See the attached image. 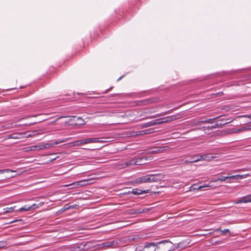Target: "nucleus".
I'll list each match as a JSON object with an SVG mask.
<instances>
[{
  "mask_svg": "<svg viewBox=\"0 0 251 251\" xmlns=\"http://www.w3.org/2000/svg\"><path fill=\"white\" fill-rule=\"evenodd\" d=\"M212 119H209L205 121H201L200 123H208L210 124L201 127L200 129L202 130L204 133L207 135L210 134L214 132L216 128L222 127L226 123H210Z\"/></svg>",
  "mask_w": 251,
  "mask_h": 251,
  "instance_id": "nucleus-1",
  "label": "nucleus"
},
{
  "mask_svg": "<svg viewBox=\"0 0 251 251\" xmlns=\"http://www.w3.org/2000/svg\"><path fill=\"white\" fill-rule=\"evenodd\" d=\"M156 251H173L176 247H173V243L168 240L155 242Z\"/></svg>",
  "mask_w": 251,
  "mask_h": 251,
  "instance_id": "nucleus-2",
  "label": "nucleus"
},
{
  "mask_svg": "<svg viewBox=\"0 0 251 251\" xmlns=\"http://www.w3.org/2000/svg\"><path fill=\"white\" fill-rule=\"evenodd\" d=\"M143 246V251H156L155 242H146Z\"/></svg>",
  "mask_w": 251,
  "mask_h": 251,
  "instance_id": "nucleus-3",
  "label": "nucleus"
},
{
  "mask_svg": "<svg viewBox=\"0 0 251 251\" xmlns=\"http://www.w3.org/2000/svg\"><path fill=\"white\" fill-rule=\"evenodd\" d=\"M118 244V241L117 240H113L111 241H107L105 242H103L100 245L101 248H114L117 246Z\"/></svg>",
  "mask_w": 251,
  "mask_h": 251,
  "instance_id": "nucleus-4",
  "label": "nucleus"
},
{
  "mask_svg": "<svg viewBox=\"0 0 251 251\" xmlns=\"http://www.w3.org/2000/svg\"><path fill=\"white\" fill-rule=\"evenodd\" d=\"M152 182H157L162 180L164 178V175L163 174H151Z\"/></svg>",
  "mask_w": 251,
  "mask_h": 251,
  "instance_id": "nucleus-5",
  "label": "nucleus"
},
{
  "mask_svg": "<svg viewBox=\"0 0 251 251\" xmlns=\"http://www.w3.org/2000/svg\"><path fill=\"white\" fill-rule=\"evenodd\" d=\"M251 202V195L243 197L236 201V203H247Z\"/></svg>",
  "mask_w": 251,
  "mask_h": 251,
  "instance_id": "nucleus-6",
  "label": "nucleus"
},
{
  "mask_svg": "<svg viewBox=\"0 0 251 251\" xmlns=\"http://www.w3.org/2000/svg\"><path fill=\"white\" fill-rule=\"evenodd\" d=\"M85 181H86L85 180H80V181L74 182H73L72 183L66 185L65 186L68 187V186H71V187L70 188H75V187H77L79 186H83L85 185V184H82V183L83 182Z\"/></svg>",
  "mask_w": 251,
  "mask_h": 251,
  "instance_id": "nucleus-7",
  "label": "nucleus"
},
{
  "mask_svg": "<svg viewBox=\"0 0 251 251\" xmlns=\"http://www.w3.org/2000/svg\"><path fill=\"white\" fill-rule=\"evenodd\" d=\"M100 138H90L85 139L84 143L86 144L93 143H102L103 141L100 140Z\"/></svg>",
  "mask_w": 251,
  "mask_h": 251,
  "instance_id": "nucleus-8",
  "label": "nucleus"
},
{
  "mask_svg": "<svg viewBox=\"0 0 251 251\" xmlns=\"http://www.w3.org/2000/svg\"><path fill=\"white\" fill-rule=\"evenodd\" d=\"M179 118L178 117H177L176 115H172L170 116H168L166 117H164L162 119L163 121V124L167 123L176 120Z\"/></svg>",
  "mask_w": 251,
  "mask_h": 251,
  "instance_id": "nucleus-9",
  "label": "nucleus"
},
{
  "mask_svg": "<svg viewBox=\"0 0 251 251\" xmlns=\"http://www.w3.org/2000/svg\"><path fill=\"white\" fill-rule=\"evenodd\" d=\"M215 158H216V156H213L211 154H206L200 155V159H201V160L210 161Z\"/></svg>",
  "mask_w": 251,
  "mask_h": 251,
  "instance_id": "nucleus-10",
  "label": "nucleus"
},
{
  "mask_svg": "<svg viewBox=\"0 0 251 251\" xmlns=\"http://www.w3.org/2000/svg\"><path fill=\"white\" fill-rule=\"evenodd\" d=\"M149 192V190H142L138 188L133 189L132 190V193L134 195H138L142 194H146Z\"/></svg>",
  "mask_w": 251,
  "mask_h": 251,
  "instance_id": "nucleus-11",
  "label": "nucleus"
},
{
  "mask_svg": "<svg viewBox=\"0 0 251 251\" xmlns=\"http://www.w3.org/2000/svg\"><path fill=\"white\" fill-rule=\"evenodd\" d=\"M153 129L150 128V129L138 131L137 132L136 134L137 135H144L151 134L153 132Z\"/></svg>",
  "mask_w": 251,
  "mask_h": 251,
  "instance_id": "nucleus-12",
  "label": "nucleus"
},
{
  "mask_svg": "<svg viewBox=\"0 0 251 251\" xmlns=\"http://www.w3.org/2000/svg\"><path fill=\"white\" fill-rule=\"evenodd\" d=\"M147 159L145 157L136 158V165H141L146 164Z\"/></svg>",
  "mask_w": 251,
  "mask_h": 251,
  "instance_id": "nucleus-13",
  "label": "nucleus"
},
{
  "mask_svg": "<svg viewBox=\"0 0 251 251\" xmlns=\"http://www.w3.org/2000/svg\"><path fill=\"white\" fill-rule=\"evenodd\" d=\"M135 182L138 184L146 183V176L139 177L135 179Z\"/></svg>",
  "mask_w": 251,
  "mask_h": 251,
  "instance_id": "nucleus-14",
  "label": "nucleus"
},
{
  "mask_svg": "<svg viewBox=\"0 0 251 251\" xmlns=\"http://www.w3.org/2000/svg\"><path fill=\"white\" fill-rule=\"evenodd\" d=\"M136 158H132L130 160L126 161L125 162L126 167L132 165H136Z\"/></svg>",
  "mask_w": 251,
  "mask_h": 251,
  "instance_id": "nucleus-15",
  "label": "nucleus"
},
{
  "mask_svg": "<svg viewBox=\"0 0 251 251\" xmlns=\"http://www.w3.org/2000/svg\"><path fill=\"white\" fill-rule=\"evenodd\" d=\"M153 126H154L153 122L152 121H151L148 122L147 123L142 124L141 125V126L143 128H146V127H148Z\"/></svg>",
  "mask_w": 251,
  "mask_h": 251,
  "instance_id": "nucleus-16",
  "label": "nucleus"
},
{
  "mask_svg": "<svg viewBox=\"0 0 251 251\" xmlns=\"http://www.w3.org/2000/svg\"><path fill=\"white\" fill-rule=\"evenodd\" d=\"M228 177V179H238L239 178L242 179L243 178L244 175H237L234 176H227Z\"/></svg>",
  "mask_w": 251,
  "mask_h": 251,
  "instance_id": "nucleus-17",
  "label": "nucleus"
},
{
  "mask_svg": "<svg viewBox=\"0 0 251 251\" xmlns=\"http://www.w3.org/2000/svg\"><path fill=\"white\" fill-rule=\"evenodd\" d=\"M228 179V177L227 176H221L220 177H217V178H215V179H213L212 181L214 182H217L218 181H225L226 179Z\"/></svg>",
  "mask_w": 251,
  "mask_h": 251,
  "instance_id": "nucleus-18",
  "label": "nucleus"
},
{
  "mask_svg": "<svg viewBox=\"0 0 251 251\" xmlns=\"http://www.w3.org/2000/svg\"><path fill=\"white\" fill-rule=\"evenodd\" d=\"M85 141V139L81 140H77L74 142V145L75 146H80L84 144H86L85 143H84Z\"/></svg>",
  "mask_w": 251,
  "mask_h": 251,
  "instance_id": "nucleus-19",
  "label": "nucleus"
},
{
  "mask_svg": "<svg viewBox=\"0 0 251 251\" xmlns=\"http://www.w3.org/2000/svg\"><path fill=\"white\" fill-rule=\"evenodd\" d=\"M199 161V159H197L196 160H185L184 161L183 160H181V164H183V163H185V164H187V163H194V162H198Z\"/></svg>",
  "mask_w": 251,
  "mask_h": 251,
  "instance_id": "nucleus-20",
  "label": "nucleus"
},
{
  "mask_svg": "<svg viewBox=\"0 0 251 251\" xmlns=\"http://www.w3.org/2000/svg\"><path fill=\"white\" fill-rule=\"evenodd\" d=\"M31 209V207L25 205L24 206L19 209L18 211L20 212L28 211Z\"/></svg>",
  "mask_w": 251,
  "mask_h": 251,
  "instance_id": "nucleus-21",
  "label": "nucleus"
},
{
  "mask_svg": "<svg viewBox=\"0 0 251 251\" xmlns=\"http://www.w3.org/2000/svg\"><path fill=\"white\" fill-rule=\"evenodd\" d=\"M15 207H6L3 208V212L4 213H9L12 212L14 211Z\"/></svg>",
  "mask_w": 251,
  "mask_h": 251,
  "instance_id": "nucleus-22",
  "label": "nucleus"
},
{
  "mask_svg": "<svg viewBox=\"0 0 251 251\" xmlns=\"http://www.w3.org/2000/svg\"><path fill=\"white\" fill-rule=\"evenodd\" d=\"M217 231H220L222 233V235H226V233L230 234V231L228 229H225L224 230L218 229Z\"/></svg>",
  "mask_w": 251,
  "mask_h": 251,
  "instance_id": "nucleus-23",
  "label": "nucleus"
},
{
  "mask_svg": "<svg viewBox=\"0 0 251 251\" xmlns=\"http://www.w3.org/2000/svg\"><path fill=\"white\" fill-rule=\"evenodd\" d=\"M152 121L153 122L154 126L163 124V121L162 119H156Z\"/></svg>",
  "mask_w": 251,
  "mask_h": 251,
  "instance_id": "nucleus-24",
  "label": "nucleus"
},
{
  "mask_svg": "<svg viewBox=\"0 0 251 251\" xmlns=\"http://www.w3.org/2000/svg\"><path fill=\"white\" fill-rule=\"evenodd\" d=\"M145 176H146V183L152 182L151 174L147 175Z\"/></svg>",
  "mask_w": 251,
  "mask_h": 251,
  "instance_id": "nucleus-25",
  "label": "nucleus"
},
{
  "mask_svg": "<svg viewBox=\"0 0 251 251\" xmlns=\"http://www.w3.org/2000/svg\"><path fill=\"white\" fill-rule=\"evenodd\" d=\"M141 244H138L137 247H136L135 250L134 251H143V246L140 245Z\"/></svg>",
  "mask_w": 251,
  "mask_h": 251,
  "instance_id": "nucleus-26",
  "label": "nucleus"
},
{
  "mask_svg": "<svg viewBox=\"0 0 251 251\" xmlns=\"http://www.w3.org/2000/svg\"><path fill=\"white\" fill-rule=\"evenodd\" d=\"M200 155L199 154H195L193 155V156H191V160H196L197 159H199V161H200L201 159H200Z\"/></svg>",
  "mask_w": 251,
  "mask_h": 251,
  "instance_id": "nucleus-27",
  "label": "nucleus"
},
{
  "mask_svg": "<svg viewBox=\"0 0 251 251\" xmlns=\"http://www.w3.org/2000/svg\"><path fill=\"white\" fill-rule=\"evenodd\" d=\"M239 117H246L248 118L249 120H248V123H251V115H244L239 116Z\"/></svg>",
  "mask_w": 251,
  "mask_h": 251,
  "instance_id": "nucleus-28",
  "label": "nucleus"
},
{
  "mask_svg": "<svg viewBox=\"0 0 251 251\" xmlns=\"http://www.w3.org/2000/svg\"><path fill=\"white\" fill-rule=\"evenodd\" d=\"M170 110H169L166 112H163V113H160V114H158L157 115H156V116H151V118H155L157 116H164L168 113H170Z\"/></svg>",
  "mask_w": 251,
  "mask_h": 251,
  "instance_id": "nucleus-29",
  "label": "nucleus"
},
{
  "mask_svg": "<svg viewBox=\"0 0 251 251\" xmlns=\"http://www.w3.org/2000/svg\"><path fill=\"white\" fill-rule=\"evenodd\" d=\"M77 120L79 121V125H83L85 124L84 120L81 117H78Z\"/></svg>",
  "mask_w": 251,
  "mask_h": 251,
  "instance_id": "nucleus-30",
  "label": "nucleus"
},
{
  "mask_svg": "<svg viewBox=\"0 0 251 251\" xmlns=\"http://www.w3.org/2000/svg\"><path fill=\"white\" fill-rule=\"evenodd\" d=\"M75 206H76V205H72V206H68V204H66L64 206V210H67V209H69L70 208H75Z\"/></svg>",
  "mask_w": 251,
  "mask_h": 251,
  "instance_id": "nucleus-31",
  "label": "nucleus"
},
{
  "mask_svg": "<svg viewBox=\"0 0 251 251\" xmlns=\"http://www.w3.org/2000/svg\"><path fill=\"white\" fill-rule=\"evenodd\" d=\"M13 172L12 170H9V169H4V170H0V174H3L5 172Z\"/></svg>",
  "mask_w": 251,
  "mask_h": 251,
  "instance_id": "nucleus-32",
  "label": "nucleus"
},
{
  "mask_svg": "<svg viewBox=\"0 0 251 251\" xmlns=\"http://www.w3.org/2000/svg\"><path fill=\"white\" fill-rule=\"evenodd\" d=\"M45 148H46V146L44 145H40V146H38V149L41 150V149H43Z\"/></svg>",
  "mask_w": 251,
  "mask_h": 251,
  "instance_id": "nucleus-33",
  "label": "nucleus"
},
{
  "mask_svg": "<svg viewBox=\"0 0 251 251\" xmlns=\"http://www.w3.org/2000/svg\"><path fill=\"white\" fill-rule=\"evenodd\" d=\"M29 207H31V209H35L36 208L38 207V206L37 205H36V204H33L32 205L29 206Z\"/></svg>",
  "mask_w": 251,
  "mask_h": 251,
  "instance_id": "nucleus-34",
  "label": "nucleus"
},
{
  "mask_svg": "<svg viewBox=\"0 0 251 251\" xmlns=\"http://www.w3.org/2000/svg\"><path fill=\"white\" fill-rule=\"evenodd\" d=\"M65 117L64 116H60V117H58L55 121H53L52 122H51V123H54L55 122H56V121H57L59 119H60L62 118H64Z\"/></svg>",
  "mask_w": 251,
  "mask_h": 251,
  "instance_id": "nucleus-35",
  "label": "nucleus"
},
{
  "mask_svg": "<svg viewBox=\"0 0 251 251\" xmlns=\"http://www.w3.org/2000/svg\"><path fill=\"white\" fill-rule=\"evenodd\" d=\"M204 187H205V186L200 185V186L198 187L197 189L200 190V189H201L202 188H203Z\"/></svg>",
  "mask_w": 251,
  "mask_h": 251,
  "instance_id": "nucleus-36",
  "label": "nucleus"
},
{
  "mask_svg": "<svg viewBox=\"0 0 251 251\" xmlns=\"http://www.w3.org/2000/svg\"><path fill=\"white\" fill-rule=\"evenodd\" d=\"M20 220H15V221H13V222H11V223H14V222H16V221H20Z\"/></svg>",
  "mask_w": 251,
  "mask_h": 251,
  "instance_id": "nucleus-37",
  "label": "nucleus"
},
{
  "mask_svg": "<svg viewBox=\"0 0 251 251\" xmlns=\"http://www.w3.org/2000/svg\"><path fill=\"white\" fill-rule=\"evenodd\" d=\"M4 246H5V245H3V244L1 245V244H0V246H2V248L4 247Z\"/></svg>",
  "mask_w": 251,
  "mask_h": 251,
  "instance_id": "nucleus-38",
  "label": "nucleus"
},
{
  "mask_svg": "<svg viewBox=\"0 0 251 251\" xmlns=\"http://www.w3.org/2000/svg\"><path fill=\"white\" fill-rule=\"evenodd\" d=\"M123 77V76H121L120 77H119V78H118V80H120V79H121Z\"/></svg>",
  "mask_w": 251,
  "mask_h": 251,
  "instance_id": "nucleus-39",
  "label": "nucleus"
},
{
  "mask_svg": "<svg viewBox=\"0 0 251 251\" xmlns=\"http://www.w3.org/2000/svg\"><path fill=\"white\" fill-rule=\"evenodd\" d=\"M30 136H31V134H28V135L26 136V137H30Z\"/></svg>",
  "mask_w": 251,
  "mask_h": 251,
  "instance_id": "nucleus-40",
  "label": "nucleus"
},
{
  "mask_svg": "<svg viewBox=\"0 0 251 251\" xmlns=\"http://www.w3.org/2000/svg\"><path fill=\"white\" fill-rule=\"evenodd\" d=\"M147 101H148V100H144L143 102H144V103H146V102Z\"/></svg>",
  "mask_w": 251,
  "mask_h": 251,
  "instance_id": "nucleus-41",
  "label": "nucleus"
},
{
  "mask_svg": "<svg viewBox=\"0 0 251 251\" xmlns=\"http://www.w3.org/2000/svg\"><path fill=\"white\" fill-rule=\"evenodd\" d=\"M178 245H179V244H178ZM176 247V249L178 248V246H177V247Z\"/></svg>",
  "mask_w": 251,
  "mask_h": 251,
  "instance_id": "nucleus-42",
  "label": "nucleus"
},
{
  "mask_svg": "<svg viewBox=\"0 0 251 251\" xmlns=\"http://www.w3.org/2000/svg\"><path fill=\"white\" fill-rule=\"evenodd\" d=\"M2 248V246H0V249Z\"/></svg>",
  "mask_w": 251,
  "mask_h": 251,
  "instance_id": "nucleus-43",
  "label": "nucleus"
},
{
  "mask_svg": "<svg viewBox=\"0 0 251 251\" xmlns=\"http://www.w3.org/2000/svg\"><path fill=\"white\" fill-rule=\"evenodd\" d=\"M2 248V246H0V249Z\"/></svg>",
  "mask_w": 251,
  "mask_h": 251,
  "instance_id": "nucleus-44",
  "label": "nucleus"
}]
</instances>
